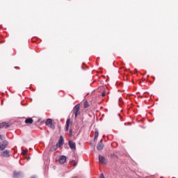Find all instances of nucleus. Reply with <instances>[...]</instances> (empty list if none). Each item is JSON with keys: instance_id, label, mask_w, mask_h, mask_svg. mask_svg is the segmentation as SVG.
<instances>
[{"instance_id": "nucleus-3", "label": "nucleus", "mask_w": 178, "mask_h": 178, "mask_svg": "<svg viewBox=\"0 0 178 178\" xmlns=\"http://www.w3.org/2000/svg\"><path fill=\"white\" fill-rule=\"evenodd\" d=\"M73 113L75 115V118H76L77 116L80 115V104H78L76 106H74V107L73 108Z\"/></svg>"}, {"instance_id": "nucleus-23", "label": "nucleus", "mask_w": 178, "mask_h": 178, "mask_svg": "<svg viewBox=\"0 0 178 178\" xmlns=\"http://www.w3.org/2000/svg\"><path fill=\"white\" fill-rule=\"evenodd\" d=\"M76 165H77L76 163H74V166H76Z\"/></svg>"}, {"instance_id": "nucleus-7", "label": "nucleus", "mask_w": 178, "mask_h": 178, "mask_svg": "<svg viewBox=\"0 0 178 178\" xmlns=\"http://www.w3.org/2000/svg\"><path fill=\"white\" fill-rule=\"evenodd\" d=\"M64 140L63 136H60L58 142L56 143L57 147H60L63 145Z\"/></svg>"}, {"instance_id": "nucleus-15", "label": "nucleus", "mask_w": 178, "mask_h": 178, "mask_svg": "<svg viewBox=\"0 0 178 178\" xmlns=\"http://www.w3.org/2000/svg\"><path fill=\"white\" fill-rule=\"evenodd\" d=\"M49 127H50V129H55V125L51 122L50 125H49Z\"/></svg>"}, {"instance_id": "nucleus-17", "label": "nucleus", "mask_w": 178, "mask_h": 178, "mask_svg": "<svg viewBox=\"0 0 178 178\" xmlns=\"http://www.w3.org/2000/svg\"><path fill=\"white\" fill-rule=\"evenodd\" d=\"M73 134V132L72 131V129L70 130V137H72Z\"/></svg>"}, {"instance_id": "nucleus-22", "label": "nucleus", "mask_w": 178, "mask_h": 178, "mask_svg": "<svg viewBox=\"0 0 178 178\" xmlns=\"http://www.w3.org/2000/svg\"><path fill=\"white\" fill-rule=\"evenodd\" d=\"M31 178H35V177H31Z\"/></svg>"}, {"instance_id": "nucleus-5", "label": "nucleus", "mask_w": 178, "mask_h": 178, "mask_svg": "<svg viewBox=\"0 0 178 178\" xmlns=\"http://www.w3.org/2000/svg\"><path fill=\"white\" fill-rule=\"evenodd\" d=\"M97 149L98 151H102V149H104V143H102V140H101L97 144Z\"/></svg>"}, {"instance_id": "nucleus-2", "label": "nucleus", "mask_w": 178, "mask_h": 178, "mask_svg": "<svg viewBox=\"0 0 178 178\" xmlns=\"http://www.w3.org/2000/svg\"><path fill=\"white\" fill-rule=\"evenodd\" d=\"M10 155H12L10 150L3 149L1 152V156L3 158H10Z\"/></svg>"}, {"instance_id": "nucleus-16", "label": "nucleus", "mask_w": 178, "mask_h": 178, "mask_svg": "<svg viewBox=\"0 0 178 178\" xmlns=\"http://www.w3.org/2000/svg\"><path fill=\"white\" fill-rule=\"evenodd\" d=\"M69 124H70V120H67V122H66V126H69Z\"/></svg>"}, {"instance_id": "nucleus-12", "label": "nucleus", "mask_w": 178, "mask_h": 178, "mask_svg": "<svg viewBox=\"0 0 178 178\" xmlns=\"http://www.w3.org/2000/svg\"><path fill=\"white\" fill-rule=\"evenodd\" d=\"M51 123H52V120L49 118L47 120L45 124L46 126H49Z\"/></svg>"}, {"instance_id": "nucleus-8", "label": "nucleus", "mask_w": 178, "mask_h": 178, "mask_svg": "<svg viewBox=\"0 0 178 178\" xmlns=\"http://www.w3.org/2000/svg\"><path fill=\"white\" fill-rule=\"evenodd\" d=\"M99 161L101 163L105 164L106 163V159L103 156L99 155Z\"/></svg>"}, {"instance_id": "nucleus-18", "label": "nucleus", "mask_w": 178, "mask_h": 178, "mask_svg": "<svg viewBox=\"0 0 178 178\" xmlns=\"http://www.w3.org/2000/svg\"><path fill=\"white\" fill-rule=\"evenodd\" d=\"M69 131V125H66L65 131Z\"/></svg>"}, {"instance_id": "nucleus-20", "label": "nucleus", "mask_w": 178, "mask_h": 178, "mask_svg": "<svg viewBox=\"0 0 178 178\" xmlns=\"http://www.w3.org/2000/svg\"><path fill=\"white\" fill-rule=\"evenodd\" d=\"M105 95H106L105 92H103L102 93V97H105Z\"/></svg>"}, {"instance_id": "nucleus-19", "label": "nucleus", "mask_w": 178, "mask_h": 178, "mask_svg": "<svg viewBox=\"0 0 178 178\" xmlns=\"http://www.w3.org/2000/svg\"><path fill=\"white\" fill-rule=\"evenodd\" d=\"M99 178H105V177L104 176V174H101Z\"/></svg>"}, {"instance_id": "nucleus-4", "label": "nucleus", "mask_w": 178, "mask_h": 178, "mask_svg": "<svg viewBox=\"0 0 178 178\" xmlns=\"http://www.w3.org/2000/svg\"><path fill=\"white\" fill-rule=\"evenodd\" d=\"M23 176L24 175H23V172H16V171L14 172L13 178H22L23 177Z\"/></svg>"}, {"instance_id": "nucleus-1", "label": "nucleus", "mask_w": 178, "mask_h": 178, "mask_svg": "<svg viewBox=\"0 0 178 178\" xmlns=\"http://www.w3.org/2000/svg\"><path fill=\"white\" fill-rule=\"evenodd\" d=\"M5 139V136H1V151H3V149H5V148H6V147H8V145H9V142H8V140H4Z\"/></svg>"}, {"instance_id": "nucleus-11", "label": "nucleus", "mask_w": 178, "mask_h": 178, "mask_svg": "<svg viewBox=\"0 0 178 178\" xmlns=\"http://www.w3.org/2000/svg\"><path fill=\"white\" fill-rule=\"evenodd\" d=\"M1 127H5V129H8V127H9V124L6 123V122H2L1 124Z\"/></svg>"}, {"instance_id": "nucleus-13", "label": "nucleus", "mask_w": 178, "mask_h": 178, "mask_svg": "<svg viewBox=\"0 0 178 178\" xmlns=\"http://www.w3.org/2000/svg\"><path fill=\"white\" fill-rule=\"evenodd\" d=\"M99 135V133L98 132L97 130L95 131V140H97L98 138V136Z\"/></svg>"}, {"instance_id": "nucleus-21", "label": "nucleus", "mask_w": 178, "mask_h": 178, "mask_svg": "<svg viewBox=\"0 0 178 178\" xmlns=\"http://www.w3.org/2000/svg\"><path fill=\"white\" fill-rule=\"evenodd\" d=\"M22 154H26V151L23 150Z\"/></svg>"}, {"instance_id": "nucleus-6", "label": "nucleus", "mask_w": 178, "mask_h": 178, "mask_svg": "<svg viewBox=\"0 0 178 178\" xmlns=\"http://www.w3.org/2000/svg\"><path fill=\"white\" fill-rule=\"evenodd\" d=\"M68 144H69V147L71 149H76V143H74L72 140H69Z\"/></svg>"}, {"instance_id": "nucleus-14", "label": "nucleus", "mask_w": 178, "mask_h": 178, "mask_svg": "<svg viewBox=\"0 0 178 178\" xmlns=\"http://www.w3.org/2000/svg\"><path fill=\"white\" fill-rule=\"evenodd\" d=\"M89 105L88 102L86 101L84 102V108H88Z\"/></svg>"}, {"instance_id": "nucleus-9", "label": "nucleus", "mask_w": 178, "mask_h": 178, "mask_svg": "<svg viewBox=\"0 0 178 178\" xmlns=\"http://www.w3.org/2000/svg\"><path fill=\"white\" fill-rule=\"evenodd\" d=\"M65 162H66V156H61L59 159V163L63 164Z\"/></svg>"}, {"instance_id": "nucleus-10", "label": "nucleus", "mask_w": 178, "mask_h": 178, "mask_svg": "<svg viewBox=\"0 0 178 178\" xmlns=\"http://www.w3.org/2000/svg\"><path fill=\"white\" fill-rule=\"evenodd\" d=\"M33 122H34V120H33V118H27L26 120H25V123L26 124H31V123H33Z\"/></svg>"}]
</instances>
